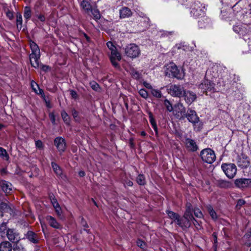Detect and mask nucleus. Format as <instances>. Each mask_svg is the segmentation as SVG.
I'll return each mask as SVG.
<instances>
[{"mask_svg": "<svg viewBox=\"0 0 251 251\" xmlns=\"http://www.w3.org/2000/svg\"><path fill=\"white\" fill-rule=\"evenodd\" d=\"M0 236L7 237L8 240L13 243H17L20 239L19 233L13 228L7 227V222H3L0 225Z\"/></svg>", "mask_w": 251, "mask_h": 251, "instance_id": "nucleus-1", "label": "nucleus"}, {"mask_svg": "<svg viewBox=\"0 0 251 251\" xmlns=\"http://www.w3.org/2000/svg\"><path fill=\"white\" fill-rule=\"evenodd\" d=\"M30 47L31 53L30 54L29 58L32 66L35 68L40 67V50L38 46L33 41L30 42Z\"/></svg>", "mask_w": 251, "mask_h": 251, "instance_id": "nucleus-2", "label": "nucleus"}, {"mask_svg": "<svg viewBox=\"0 0 251 251\" xmlns=\"http://www.w3.org/2000/svg\"><path fill=\"white\" fill-rule=\"evenodd\" d=\"M164 72L165 75L169 77L181 79L182 76L177 67L173 62H170L164 66Z\"/></svg>", "mask_w": 251, "mask_h": 251, "instance_id": "nucleus-3", "label": "nucleus"}, {"mask_svg": "<svg viewBox=\"0 0 251 251\" xmlns=\"http://www.w3.org/2000/svg\"><path fill=\"white\" fill-rule=\"evenodd\" d=\"M123 50L125 51V54L131 58L138 57L141 53L139 47L135 44H128L123 48Z\"/></svg>", "mask_w": 251, "mask_h": 251, "instance_id": "nucleus-4", "label": "nucleus"}, {"mask_svg": "<svg viewBox=\"0 0 251 251\" xmlns=\"http://www.w3.org/2000/svg\"><path fill=\"white\" fill-rule=\"evenodd\" d=\"M184 87L179 84H171L167 87V91L169 94L174 97L180 98L184 92Z\"/></svg>", "mask_w": 251, "mask_h": 251, "instance_id": "nucleus-5", "label": "nucleus"}, {"mask_svg": "<svg viewBox=\"0 0 251 251\" xmlns=\"http://www.w3.org/2000/svg\"><path fill=\"white\" fill-rule=\"evenodd\" d=\"M201 157L204 162L208 164H212L216 159L214 151L209 148L202 150L201 152Z\"/></svg>", "mask_w": 251, "mask_h": 251, "instance_id": "nucleus-6", "label": "nucleus"}, {"mask_svg": "<svg viewBox=\"0 0 251 251\" xmlns=\"http://www.w3.org/2000/svg\"><path fill=\"white\" fill-rule=\"evenodd\" d=\"M184 213L182 217L179 216L176 224L183 230L188 228L191 225L193 220H195L193 216H190L189 214Z\"/></svg>", "mask_w": 251, "mask_h": 251, "instance_id": "nucleus-7", "label": "nucleus"}, {"mask_svg": "<svg viewBox=\"0 0 251 251\" xmlns=\"http://www.w3.org/2000/svg\"><path fill=\"white\" fill-rule=\"evenodd\" d=\"M191 14L198 18L204 14V6L200 1H195L191 6Z\"/></svg>", "mask_w": 251, "mask_h": 251, "instance_id": "nucleus-8", "label": "nucleus"}, {"mask_svg": "<svg viewBox=\"0 0 251 251\" xmlns=\"http://www.w3.org/2000/svg\"><path fill=\"white\" fill-rule=\"evenodd\" d=\"M222 169L225 175L229 178L234 177L237 172L236 166L232 163L222 165Z\"/></svg>", "mask_w": 251, "mask_h": 251, "instance_id": "nucleus-9", "label": "nucleus"}, {"mask_svg": "<svg viewBox=\"0 0 251 251\" xmlns=\"http://www.w3.org/2000/svg\"><path fill=\"white\" fill-rule=\"evenodd\" d=\"M215 85V84L211 81L204 79L199 84V88L201 89L203 93L207 91L214 92L216 91Z\"/></svg>", "mask_w": 251, "mask_h": 251, "instance_id": "nucleus-10", "label": "nucleus"}, {"mask_svg": "<svg viewBox=\"0 0 251 251\" xmlns=\"http://www.w3.org/2000/svg\"><path fill=\"white\" fill-rule=\"evenodd\" d=\"M173 113L175 116L178 119H183L185 118V108L181 103L176 104L173 107Z\"/></svg>", "mask_w": 251, "mask_h": 251, "instance_id": "nucleus-11", "label": "nucleus"}, {"mask_svg": "<svg viewBox=\"0 0 251 251\" xmlns=\"http://www.w3.org/2000/svg\"><path fill=\"white\" fill-rule=\"evenodd\" d=\"M109 58L111 63L115 68H119L117 61L121 60V55L120 53L117 50V48L110 51Z\"/></svg>", "mask_w": 251, "mask_h": 251, "instance_id": "nucleus-12", "label": "nucleus"}, {"mask_svg": "<svg viewBox=\"0 0 251 251\" xmlns=\"http://www.w3.org/2000/svg\"><path fill=\"white\" fill-rule=\"evenodd\" d=\"M185 117H186L189 122L193 124L198 123L200 121L196 112L192 109L188 110L187 113L185 114Z\"/></svg>", "mask_w": 251, "mask_h": 251, "instance_id": "nucleus-13", "label": "nucleus"}, {"mask_svg": "<svg viewBox=\"0 0 251 251\" xmlns=\"http://www.w3.org/2000/svg\"><path fill=\"white\" fill-rule=\"evenodd\" d=\"M25 238L31 243L37 244L39 242L40 237L38 235L32 231L29 230L25 235Z\"/></svg>", "mask_w": 251, "mask_h": 251, "instance_id": "nucleus-14", "label": "nucleus"}, {"mask_svg": "<svg viewBox=\"0 0 251 251\" xmlns=\"http://www.w3.org/2000/svg\"><path fill=\"white\" fill-rule=\"evenodd\" d=\"M183 96L184 97L186 102L188 104H191L197 99V95L195 93L191 91H186L185 90Z\"/></svg>", "mask_w": 251, "mask_h": 251, "instance_id": "nucleus-15", "label": "nucleus"}, {"mask_svg": "<svg viewBox=\"0 0 251 251\" xmlns=\"http://www.w3.org/2000/svg\"><path fill=\"white\" fill-rule=\"evenodd\" d=\"M235 184L239 188H245L251 185V179L248 178H238L235 180Z\"/></svg>", "mask_w": 251, "mask_h": 251, "instance_id": "nucleus-16", "label": "nucleus"}, {"mask_svg": "<svg viewBox=\"0 0 251 251\" xmlns=\"http://www.w3.org/2000/svg\"><path fill=\"white\" fill-rule=\"evenodd\" d=\"M54 145L59 152L62 153L66 149V143L64 139L62 137H57L54 139Z\"/></svg>", "mask_w": 251, "mask_h": 251, "instance_id": "nucleus-17", "label": "nucleus"}, {"mask_svg": "<svg viewBox=\"0 0 251 251\" xmlns=\"http://www.w3.org/2000/svg\"><path fill=\"white\" fill-rule=\"evenodd\" d=\"M185 144L187 149L191 151H195L198 149V146L196 142L193 139L187 138Z\"/></svg>", "mask_w": 251, "mask_h": 251, "instance_id": "nucleus-18", "label": "nucleus"}, {"mask_svg": "<svg viewBox=\"0 0 251 251\" xmlns=\"http://www.w3.org/2000/svg\"><path fill=\"white\" fill-rule=\"evenodd\" d=\"M0 207L3 212L9 213L10 215L14 213V207L9 203L2 202L0 203Z\"/></svg>", "mask_w": 251, "mask_h": 251, "instance_id": "nucleus-19", "label": "nucleus"}, {"mask_svg": "<svg viewBox=\"0 0 251 251\" xmlns=\"http://www.w3.org/2000/svg\"><path fill=\"white\" fill-rule=\"evenodd\" d=\"M0 186L2 191L6 194H10L12 191V185L8 181L5 180H1L0 181Z\"/></svg>", "mask_w": 251, "mask_h": 251, "instance_id": "nucleus-20", "label": "nucleus"}, {"mask_svg": "<svg viewBox=\"0 0 251 251\" xmlns=\"http://www.w3.org/2000/svg\"><path fill=\"white\" fill-rule=\"evenodd\" d=\"M46 220L50 226L56 229H58L60 227V224L53 217L51 216H48L46 217Z\"/></svg>", "mask_w": 251, "mask_h": 251, "instance_id": "nucleus-21", "label": "nucleus"}, {"mask_svg": "<svg viewBox=\"0 0 251 251\" xmlns=\"http://www.w3.org/2000/svg\"><path fill=\"white\" fill-rule=\"evenodd\" d=\"M237 164L239 167L245 168L250 165V161L248 158L241 157L239 158Z\"/></svg>", "mask_w": 251, "mask_h": 251, "instance_id": "nucleus-22", "label": "nucleus"}, {"mask_svg": "<svg viewBox=\"0 0 251 251\" xmlns=\"http://www.w3.org/2000/svg\"><path fill=\"white\" fill-rule=\"evenodd\" d=\"M132 15L130 9L126 7H123L120 10V17L121 18H126L130 17Z\"/></svg>", "mask_w": 251, "mask_h": 251, "instance_id": "nucleus-23", "label": "nucleus"}, {"mask_svg": "<svg viewBox=\"0 0 251 251\" xmlns=\"http://www.w3.org/2000/svg\"><path fill=\"white\" fill-rule=\"evenodd\" d=\"M11 244L8 241L2 242L0 244V251H11Z\"/></svg>", "mask_w": 251, "mask_h": 251, "instance_id": "nucleus-24", "label": "nucleus"}, {"mask_svg": "<svg viewBox=\"0 0 251 251\" xmlns=\"http://www.w3.org/2000/svg\"><path fill=\"white\" fill-rule=\"evenodd\" d=\"M80 6L86 13L90 12L92 9V6L90 3L85 0H83L81 2Z\"/></svg>", "mask_w": 251, "mask_h": 251, "instance_id": "nucleus-25", "label": "nucleus"}, {"mask_svg": "<svg viewBox=\"0 0 251 251\" xmlns=\"http://www.w3.org/2000/svg\"><path fill=\"white\" fill-rule=\"evenodd\" d=\"M233 29L235 32L238 33L240 35H243L247 31L246 29L243 28L241 25L233 26Z\"/></svg>", "mask_w": 251, "mask_h": 251, "instance_id": "nucleus-26", "label": "nucleus"}, {"mask_svg": "<svg viewBox=\"0 0 251 251\" xmlns=\"http://www.w3.org/2000/svg\"><path fill=\"white\" fill-rule=\"evenodd\" d=\"M166 212L169 218L173 220L174 222L176 223L177 221L178 220L180 216L171 211H167Z\"/></svg>", "mask_w": 251, "mask_h": 251, "instance_id": "nucleus-27", "label": "nucleus"}, {"mask_svg": "<svg viewBox=\"0 0 251 251\" xmlns=\"http://www.w3.org/2000/svg\"><path fill=\"white\" fill-rule=\"evenodd\" d=\"M51 166L54 173L58 176H61L62 170L60 167L55 163L51 162Z\"/></svg>", "mask_w": 251, "mask_h": 251, "instance_id": "nucleus-28", "label": "nucleus"}, {"mask_svg": "<svg viewBox=\"0 0 251 251\" xmlns=\"http://www.w3.org/2000/svg\"><path fill=\"white\" fill-rule=\"evenodd\" d=\"M31 87L33 89L34 91L37 94H44V91L42 89H41L39 88L38 85L35 82L32 81L31 82Z\"/></svg>", "mask_w": 251, "mask_h": 251, "instance_id": "nucleus-29", "label": "nucleus"}, {"mask_svg": "<svg viewBox=\"0 0 251 251\" xmlns=\"http://www.w3.org/2000/svg\"><path fill=\"white\" fill-rule=\"evenodd\" d=\"M207 209L208 213L210 215L212 219L214 220H216L217 218V216L216 212L213 210L212 207L211 205H208L207 206Z\"/></svg>", "mask_w": 251, "mask_h": 251, "instance_id": "nucleus-30", "label": "nucleus"}, {"mask_svg": "<svg viewBox=\"0 0 251 251\" xmlns=\"http://www.w3.org/2000/svg\"><path fill=\"white\" fill-rule=\"evenodd\" d=\"M31 16V11L29 7L26 6L24 8V16L25 19L28 20Z\"/></svg>", "mask_w": 251, "mask_h": 251, "instance_id": "nucleus-31", "label": "nucleus"}, {"mask_svg": "<svg viewBox=\"0 0 251 251\" xmlns=\"http://www.w3.org/2000/svg\"><path fill=\"white\" fill-rule=\"evenodd\" d=\"M23 23L22 16L20 13H17L16 15V25L18 28H22Z\"/></svg>", "mask_w": 251, "mask_h": 251, "instance_id": "nucleus-32", "label": "nucleus"}, {"mask_svg": "<svg viewBox=\"0 0 251 251\" xmlns=\"http://www.w3.org/2000/svg\"><path fill=\"white\" fill-rule=\"evenodd\" d=\"M218 184L222 188H227L230 186V183L228 181L222 179L218 180Z\"/></svg>", "mask_w": 251, "mask_h": 251, "instance_id": "nucleus-33", "label": "nucleus"}, {"mask_svg": "<svg viewBox=\"0 0 251 251\" xmlns=\"http://www.w3.org/2000/svg\"><path fill=\"white\" fill-rule=\"evenodd\" d=\"M91 11L92 14L93 16V18L97 20H99L100 18V11L97 9H91L90 10Z\"/></svg>", "mask_w": 251, "mask_h": 251, "instance_id": "nucleus-34", "label": "nucleus"}, {"mask_svg": "<svg viewBox=\"0 0 251 251\" xmlns=\"http://www.w3.org/2000/svg\"><path fill=\"white\" fill-rule=\"evenodd\" d=\"M136 181L140 185H144L146 184L145 177L143 175H139L137 177Z\"/></svg>", "mask_w": 251, "mask_h": 251, "instance_id": "nucleus-35", "label": "nucleus"}, {"mask_svg": "<svg viewBox=\"0 0 251 251\" xmlns=\"http://www.w3.org/2000/svg\"><path fill=\"white\" fill-rule=\"evenodd\" d=\"M164 104L168 111H173V107L169 100L167 99L165 100L164 101Z\"/></svg>", "mask_w": 251, "mask_h": 251, "instance_id": "nucleus-36", "label": "nucleus"}, {"mask_svg": "<svg viewBox=\"0 0 251 251\" xmlns=\"http://www.w3.org/2000/svg\"><path fill=\"white\" fill-rule=\"evenodd\" d=\"M151 94L154 97L157 98H160L162 97V94L160 90L155 89H151Z\"/></svg>", "mask_w": 251, "mask_h": 251, "instance_id": "nucleus-37", "label": "nucleus"}, {"mask_svg": "<svg viewBox=\"0 0 251 251\" xmlns=\"http://www.w3.org/2000/svg\"><path fill=\"white\" fill-rule=\"evenodd\" d=\"M61 115L63 120L66 123V124H69L70 118L68 114L65 111H63L61 112Z\"/></svg>", "mask_w": 251, "mask_h": 251, "instance_id": "nucleus-38", "label": "nucleus"}, {"mask_svg": "<svg viewBox=\"0 0 251 251\" xmlns=\"http://www.w3.org/2000/svg\"><path fill=\"white\" fill-rule=\"evenodd\" d=\"M14 251H26L25 248L23 247V246L22 244L18 243V242L17 243L16 245H15V246L14 248Z\"/></svg>", "mask_w": 251, "mask_h": 251, "instance_id": "nucleus-39", "label": "nucleus"}, {"mask_svg": "<svg viewBox=\"0 0 251 251\" xmlns=\"http://www.w3.org/2000/svg\"><path fill=\"white\" fill-rule=\"evenodd\" d=\"M193 210L192 205L190 203H188L184 213H187V212H188V214H189L190 216H193L192 214Z\"/></svg>", "mask_w": 251, "mask_h": 251, "instance_id": "nucleus-40", "label": "nucleus"}, {"mask_svg": "<svg viewBox=\"0 0 251 251\" xmlns=\"http://www.w3.org/2000/svg\"><path fill=\"white\" fill-rule=\"evenodd\" d=\"M0 156L6 160L8 159V155L6 150L1 147H0Z\"/></svg>", "mask_w": 251, "mask_h": 251, "instance_id": "nucleus-41", "label": "nucleus"}, {"mask_svg": "<svg viewBox=\"0 0 251 251\" xmlns=\"http://www.w3.org/2000/svg\"><path fill=\"white\" fill-rule=\"evenodd\" d=\"M246 203V201L245 200L243 199H239L238 200L236 208L238 210L240 209L243 205H244Z\"/></svg>", "mask_w": 251, "mask_h": 251, "instance_id": "nucleus-42", "label": "nucleus"}, {"mask_svg": "<svg viewBox=\"0 0 251 251\" xmlns=\"http://www.w3.org/2000/svg\"><path fill=\"white\" fill-rule=\"evenodd\" d=\"M139 93L140 96L144 99H147L148 97V93L144 89H141L139 90Z\"/></svg>", "mask_w": 251, "mask_h": 251, "instance_id": "nucleus-43", "label": "nucleus"}, {"mask_svg": "<svg viewBox=\"0 0 251 251\" xmlns=\"http://www.w3.org/2000/svg\"><path fill=\"white\" fill-rule=\"evenodd\" d=\"M194 212L195 216L197 218H202L203 216V214L201 211L198 208H195L193 210Z\"/></svg>", "mask_w": 251, "mask_h": 251, "instance_id": "nucleus-44", "label": "nucleus"}, {"mask_svg": "<svg viewBox=\"0 0 251 251\" xmlns=\"http://www.w3.org/2000/svg\"><path fill=\"white\" fill-rule=\"evenodd\" d=\"M150 123L152 126V128H153L154 130L155 131L156 134H157V126L155 123V120L153 119L152 117H151L150 118Z\"/></svg>", "mask_w": 251, "mask_h": 251, "instance_id": "nucleus-45", "label": "nucleus"}, {"mask_svg": "<svg viewBox=\"0 0 251 251\" xmlns=\"http://www.w3.org/2000/svg\"><path fill=\"white\" fill-rule=\"evenodd\" d=\"M91 88L95 91H98L100 89L99 85L96 82L93 81L90 82Z\"/></svg>", "mask_w": 251, "mask_h": 251, "instance_id": "nucleus-46", "label": "nucleus"}, {"mask_svg": "<svg viewBox=\"0 0 251 251\" xmlns=\"http://www.w3.org/2000/svg\"><path fill=\"white\" fill-rule=\"evenodd\" d=\"M137 245L139 247H140V248H141L142 249H144L146 247V243L145 242H144L143 241L140 240V239H139L137 241Z\"/></svg>", "mask_w": 251, "mask_h": 251, "instance_id": "nucleus-47", "label": "nucleus"}, {"mask_svg": "<svg viewBox=\"0 0 251 251\" xmlns=\"http://www.w3.org/2000/svg\"><path fill=\"white\" fill-rule=\"evenodd\" d=\"M72 114L75 121H79V117L78 116V112L77 111H76L75 109H73L72 110Z\"/></svg>", "mask_w": 251, "mask_h": 251, "instance_id": "nucleus-48", "label": "nucleus"}, {"mask_svg": "<svg viewBox=\"0 0 251 251\" xmlns=\"http://www.w3.org/2000/svg\"><path fill=\"white\" fill-rule=\"evenodd\" d=\"M107 48H108L110 51L113 50H115L116 48L115 46L111 41H109L106 43Z\"/></svg>", "mask_w": 251, "mask_h": 251, "instance_id": "nucleus-49", "label": "nucleus"}, {"mask_svg": "<svg viewBox=\"0 0 251 251\" xmlns=\"http://www.w3.org/2000/svg\"><path fill=\"white\" fill-rule=\"evenodd\" d=\"M130 74L135 78H138L139 77V76H140L139 73L137 71H136V70H135L134 69H132L131 70Z\"/></svg>", "mask_w": 251, "mask_h": 251, "instance_id": "nucleus-50", "label": "nucleus"}, {"mask_svg": "<svg viewBox=\"0 0 251 251\" xmlns=\"http://www.w3.org/2000/svg\"><path fill=\"white\" fill-rule=\"evenodd\" d=\"M70 95H71L72 98L74 99H76L78 97V95L76 92L74 90H72L70 91Z\"/></svg>", "mask_w": 251, "mask_h": 251, "instance_id": "nucleus-51", "label": "nucleus"}, {"mask_svg": "<svg viewBox=\"0 0 251 251\" xmlns=\"http://www.w3.org/2000/svg\"><path fill=\"white\" fill-rule=\"evenodd\" d=\"M35 144L36 146L38 148L41 149L43 147V143L40 140L37 141Z\"/></svg>", "mask_w": 251, "mask_h": 251, "instance_id": "nucleus-52", "label": "nucleus"}, {"mask_svg": "<svg viewBox=\"0 0 251 251\" xmlns=\"http://www.w3.org/2000/svg\"><path fill=\"white\" fill-rule=\"evenodd\" d=\"M6 16L10 20L12 19L13 17V13L10 11H8L6 12Z\"/></svg>", "mask_w": 251, "mask_h": 251, "instance_id": "nucleus-53", "label": "nucleus"}, {"mask_svg": "<svg viewBox=\"0 0 251 251\" xmlns=\"http://www.w3.org/2000/svg\"><path fill=\"white\" fill-rule=\"evenodd\" d=\"M55 212L58 216H60L61 215V210L60 207H58L55 209Z\"/></svg>", "mask_w": 251, "mask_h": 251, "instance_id": "nucleus-54", "label": "nucleus"}, {"mask_svg": "<svg viewBox=\"0 0 251 251\" xmlns=\"http://www.w3.org/2000/svg\"><path fill=\"white\" fill-rule=\"evenodd\" d=\"M212 237H213V239H214V244L217 243V233H216V232H214V233L212 234Z\"/></svg>", "mask_w": 251, "mask_h": 251, "instance_id": "nucleus-55", "label": "nucleus"}, {"mask_svg": "<svg viewBox=\"0 0 251 251\" xmlns=\"http://www.w3.org/2000/svg\"><path fill=\"white\" fill-rule=\"evenodd\" d=\"M38 19L41 21V22H44L45 21V17L44 15H39L38 16Z\"/></svg>", "mask_w": 251, "mask_h": 251, "instance_id": "nucleus-56", "label": "nucleus"}, {"mask_svg": "<svg viewBox=\"0 0 251 251\" xmlns=\"http://www.w3.org/2000/svg\"><path fill=\"white\" fill-rule=\"evenodd\" d=\"M126 184L128 186H132L133 185V182L130 180H127L126 182Z\"/></svg>", "mask_w": 251, "mask_h": 251, "instance_id": "nucleus-57", "label": "nucleus"}, {"mask_svg": "<svg viewBox=\"0 0 251 251\" xmlns=\"http://www.w3.org/2000/svg\"><path fill=\"white\" fill-rule=\"evenodd\" d=\"M50 117L51 121L52 123L54 124L55 123V117H54V115L53 114H50Z\"/></svg>", "mask_w": 251, "mask_h": 251, "instance_id": "nucleus-58", "label": "nucleus"}, {"mask_svg": "<svg viewBox=\"0 0 251 251\" xmlns=\"http://www.w3.org/2000/svg\"><path fill=\"white\" fill-rule=\"evenodd\" d=\"M51 202L52 203V204H55V203H57V200L56 199L53 198L52 199H51Z\"/></svg>", "mask_w": 251, "mask_h": 251, "instance_id": "nucleus-59", "label": "nucleus"}, {"mask_svg": "<svg viewBox=\"0 0 251 251\" xmlns=\"http://www.w3.org/2000/svg\"><path fill=\"white\" fill-rule=\"evenodd\" d=\"M144 85L147 88H149V89H152L151 85L149 83H145Z\"/></svg>", "mask_w": 251, "mask_h": 251, "instance_id": "nucleus-60", "label": "nucleus"}, {"mask_svg": "<svg viewBox=\"0 0 251 251\" xmlns=\"http://www.w3.org/2000/svg\"><path fill=\"white\" fill-rule=\"evenodd\" d=\"M85 175V172L83 171H81L79 172V175L81 177L84 176Z\"/></svg>", "mask_w": 251, "mask_h": 251, "instance_id": "nucleus-61", "label": "nucleus"}, {"mask_svg": "<svg viewBox=\"0 0 251 251\" xmlns=\"http://www.w3.org/2000/svg\"><path fill=\"white\" fill-rule=\"evenodd\" d=\"M193 222L194 225L196 226L197 225L199 226V224L197 220L195 219V220H193L192 221Z\"/></svg>", "mask_w": 251, "mask_h": 251, "instance_id": "nucleus-62", "label": "nucleus"}, {"mask_svg": "<svg viewBox=\"0 0 251 251\" xmlns=\"http://www.w3.org/2000/svg\"><path fill=\"white\" fill-rule=\"evenodd\" d=\"M52 205H53V206L54 209L57 208H58V207L60 206L58 202L56 203H55V204H53Z\"/></svg>", "mask_w": 251, "mask_h": 251, "instance_id": "nucleus-63", "label": "nucleus"}, {"mask_svg": "<svg viewBox=\"0 0 251 251\" xmlns=\"http://www.w3.org/2000/svg\"><path fill=\"white\" fill-rule=\"evenodd\" d=\"M141 135L142 136H145L146 135V133L145 132V131H142L141 132Z\"/></svg>", "mask_w": 251, "mask_h": 251, "instance_id": "nucleus-64", "label": "nucleus"}]
</instances>
